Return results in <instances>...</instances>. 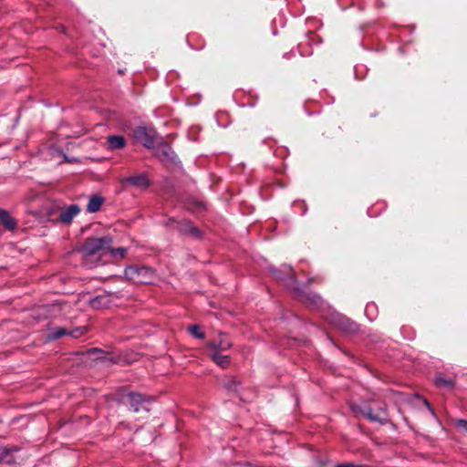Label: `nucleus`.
Instances as JSON below:
<instances>
[{
	"mask_svg": "<svg viewBox=\"0 0 467 467\" xmlns=\"http://www.w3.org/2000/svg\"><path fill=\"white\" fill-rule=\"evenodd\" d=\"M357 329V325L353 322L347 321V330L348 332H354Z\"/></svg>",
	"mask_w": 467,
	"mask_h": 467,
	"instance_id": "24",
	"label": "nucleus"
},
{
	"mask_svg": "<svg viewBox=\"0 0 467 467\" xmlns=\"http://www.w3.org/2000/svg\"><path fill=\"white\" fill-rule=\"evenodd\" d=\"M156 132L152 129L145 127H137L133 130L134 139L146 148H152L155 143Z\"/></svg>",
	"mask_w": 467,
	"mask_h": 467,
	"instance_id": "3",
	"label": "nucleus"
},
{
	"mask_svg": "<svg viewBox=\"0 0 467 467\" xmlns=\"http://www.w3.org/2000/svg\"><path fill=\"white\" fill-rule=\"evenodd\" d=\"M103 198L101 196H99V195H93L89 198V201H88V206H87V210L88 212L89 213H96L98 212L102 203H103Z\"/></svg>",
	"mask_w": 467,
	"mask_h": 467,
	"instance_id": "16",
	"label": "nucleus"
},
{
	"mask_svg": "<svg viewBox=\"0 0 467 467\" xmlns=\"http://www.w3.org/2000/svg\"><path fill=\"white\" fill-rule=\"evenodd\" d=\"M423 403L426 405V407L428 408V410L431 412L432 415H435V412L434 410H432V408L431 407L429 401L425 399L422 400Z\"/></svg>",
	"mask_w": 467,
	"mask_h": 467,
	"instance_id": "27",
	"label": "nucleus"
},
{
	"mask_svg": "<svg viewBox=\"0 0 467 467\" xmlns=\"http://www.w3.org/2000/svg\"><path fill=\"white\" fill-rule=\"evenodd\" d=\"M178 229L184 234H189L196 237L200 234L199 230L190 221L185 220L179 223Z\"/></svg>",
	"mask_w": 467,
	"mask_h": 467,
	"instance_id": "15",
	"label": "nucleus"
},
{
	"mask_svg": "<svg viewBox=\"0 0 467 467\" xmlns=\"http://www.w3.org/2000/svg\"><path fill=\"white\" fill-rule=\"evenodd\" d=\"M122 183L130 184L139 188H147L150 184L148 177L145 174L124 178Z\"/></svg>",
	"mask_w": 467,
	"mask_h": 467,
	"instance_id": "12",
	"label": "nucleus"
},
{
	"mask_svg": "<svg viewBox=\"0 0 467 467\" xmlns=\"http://www.w3.org/2000/svg\"><path fill=\"white\" fill-rule=\"evenodd\" d=\"M125 275L135 283L149 284L153 280L154 271L149 266H129L125 269Z\"/></svg>",
	"mask_w": 467,
	"mask_h": 467,
	"instance_id": "2",
	"label": "nucleus"
},
{
	"mask_svg": "<svg viewBox=\"0 0 467 467\" xmlns=\"http://www.w3.org/2000/svg\"><path fill=\"white\" fill-rule=\"evenodd\" d=\"M86 331L87 330L85 327H78V328L72 329V330H67L64 327L51 328V329H49V331L47 335V339L48 341L57 340L64 336H70L74 338H78V337H81L83 334H85Z\"/></svg>",
	"mask_w": 467,
	"mask_h": 467,
	"instance_id": "4",
	"label": "nucleus"
},
{
	"mask_svg": "<svg viewBox=\"0 0 467 467\" xmlns=\"http://www.w3.org/2000/svg\"><path fill=\"white\" fill-rule=\"evenodd\" d=\"M238 385L239 383L235 379H230L224 386L230 391H237Z\"/></svg>",
	"mask_w": 467,
	"mask_h": 467,
	"instance_id": "22",
	"label": "nucleus"
},
{
	"mask_svg": "<svg viewBox=\"0 0 467 467\" xmlns=\"http://www.w3.org/2000/svg\"><path fill=\"white\" fill-rule=\"evenodd\" d=\"M0 224L8 231H14L17 227L16 220L5 209H0Z\"/></svg>",
	"mask_w": 467,
	"mask_h": 467,
	"instance_id": "11",
	"label": "nucleus"
},
{
	"mask_svg": "<svg viewBox=\"0 0 467 467\" xmlns=\"http://www.w3.org/2000/svg\"><path fill=\"white\" fill-rule=\"evenodd\" d=\"M80 213V208L78 204H71L61 211L57 216V222L64 224H68L72 222L73 218Z\"/></svg>",
	"mask_w": 467,
	"mask_h": 467,
	"instance_id": "8",
	"label": "nucleus"
},
{
	"mask_svg": "<svg viewBox=\"0 0 467 467\" xmlns=\"http://www.w3.org/2000/svg\"><path fill=\"white\" fill-rule=\"evenodd\" d=\"M110 251V254L113 255V256H119V257H124L126 253H127V249L124 248V247H119V248H109V249Z\"/></svg>",
	"mask_w": 467,
	"mask_h": 467,
	"instance_id": "21",
	"label": "nucleus"
},
{
	"mask_svg": "<svg viewBox=\"0 0 467 467\" xmlns=\"http://www.w3.org/2000/svg\"><path fill=\"white\" fill-rule=\"evenodd\" d=\"M107 145L111 150H119L125 147L126 140L122 136L112 135L107 138Z\"/></svg>",
	"mask_w": 467,
	"mask_h": 467,
	"instance_id": "14",
	"label": "nucleus"
},
{
	"mask_svg": "<svg viewBox=\"0 0 467 467\" xmlns=\"http://www.w3.org/2000/svg\"><path fill=\"white\" fill-rule=\"evenodd\" d=\"M361 414L371 421L386 424L388 422L387 410L385 407H379L376 412L371 408H365L360 410Z\"/></svg>",
	"mask_w": 467,
	"mask_h": 467,
	"instance_id": "6",
	"label": "nucleus"
},
{
	"mask_svg": "<svg viewBox=\"0 0 467 467\" xmlns=\"http://www.w3.org/2000/svg\"><path fill=\"white\" fill-rule=\"evenodd\" d=\"M63 159H64V161H66V162H71V163L78 162V159H77V158H69L66 154H63Z\"/></svg>",
	"mask_w": 467,
	"mask_h": 467,
	"instance_id": "26",
	"label": "nucleus"
},
{
	"mask_svg": "<svg viewBox=\"0 0 467 467\" xmlns=\"http://www.w3.org/2000/svg\"><path fill=\"white\" fill-rule=\"evenodd\" d=\"M128 400L130 407L134 412H139L142 410H149L147 404L150 402V398L140 393L130 392L128 394Z\"/></svg>",
	"mask_w": 467,
	"mask_h": 467,
	"instance_id": "5",
	"label": "nucleus"
},
{
	"mask_svg": "<svg viewBox=\"0 0 467 467\" xmlns=\"http://www.w3.org/2000/svg\"><path fill=\"white\" fill-rule=\"evenodd\" d=\"M20 451L16 445L0 446V463L11 464L16 462L15 453Z\"/></svg>",
	"mask_w": 467,
	"mask_h": 467,
	"instance_id": "9",
	"label": "nucleus"
},
{
	"mask_svg": "<svg viewBox=\"0 0 467 467\" xmlns=\"http://www.w3.org/2000/svg\"><path fill=\"white\" fill-rule=\"evenodd\" d=\"M61 211V208L57 205H52L47 212V215L51 221H57V216Z\"/></svg>",
	"mask_w": 467,
	"mask_h": 467,
	"instance_id": "19",
	"label": "nucleus"
},
{
	"mask_svg": "<svg viewBox=\"0 0 467 467\" xmlns=\"http://www.w3.org/2000/svg\"><path fill=\"white\" fill-rule=\"evenodd\" d=\"M233 467H253L252 465L248 464V463H235L233 465Z\"/></svg>",
	"mask_w": 467,
	"mask_h": 467,
	"instance_id": "28",
	"label": "nucleus"
},
{
	"mask_svg": "<svg viewBox=\"0 0 467 467\" xmlns=\"http://www.w3.org/2000/svg\"><path fill=\"white\" fill-rule=\"evenodd\" d=\"M189 332L197 338H204L205 335L201 331V327L198 325H192L189 327Z\"/></svg>",
	"mask_w": 467,
	"mask_h": 467,
	"instance_id": "20",
	"label": "nucleus"
},
{
	"mask_svg": "<svg viewBox=\"0 0 467 467\" xmlns=\"http://www.w3.org/2000/svg\"><path fill=\"white\" fill-rule=\"evenodd\" d=\"M103 300V296H97L91 301V306L93 307H99L101 305V301Z\"/></svg>",
	"mask_w": 467,
	"mask_h": 467,
	"instance_id": "23",
	"label": "nucleus"
},
{
	"mask_svg": "<svg viewBox=\"0 0 467 467\" xmlns=\"http://www.w3.org/2000/svg\"><path fill=\"white\" fill-rule=\"evenodd\" d=\"M92 351H94V352H100V350H99L97 348H93Z\"/></svg>",
	"mask_w": 467,
	"mask_h": 467,
	"instance_id": "29",
	"label": "nucleus"
},
{
	"mask_svg": "<svg viewBox=\"0 0 467 467\" xmlns=\"http://www.w3.org/2000/svg\"><path fill=\"white\" fill-rule=\"evenodd\" d=\"M209 356L215 364L223 368H228L231 363L230 356L223 355L222 352H210Z\"/></svg>",
	"mask_w": 467,
	"mask_h": 467,
	"instance_id": "13",
	"label": "nucleus"
},
{
	"mask_svg": "<svg viewBox=\"0 0 467 467\" xmlns=\"http://www.w3.org/2000/svg\"><path fill=\"white\" fill-rule=\"evenodd\" d=\"M157 157L164 162H173L176 155L168 144H162L156 150Z\"/></svg>",
	"mask_w": 467,
	"mask_h": 467,
	"instance_id": "10",
	"label": "nucleus"
},
{
	"mask_svg": "<svg viewBox=\"0 0 467 467\" xmlns=\"http://www.w3.org/2000/svg\"><path fill=\"white\" fill-rule=\"evenodd\" d=\"M457 426L464 429L467 431V420H458Z\"/></svg>",
	"mask_w": 467,
	"mask_h": 467,
	"instance_id": "25",
	"label": "nucleus"
},
{
	"mask_svg": "<svg viewBox=\"0 0 467 467\" xmlns=\"http://www.w3.org/2000/svg\"><path fill=\"white\" fill-rule=\"evenodd\" d=\"M434 383L437 387L446 389H451L454 387V381L451 379H446L442 376H437Z\"/></svg>",
	"mask_w": 467,
	"mask_h": 467,
	"instance_id": "17",
	"label": "nucleus"
},
{
	"mask_svg": "<svg viewBox=\"0 0 467 467\" xmlns=\"http://www.w3.org/2000/svg\"><path fill=\"white\" fill-rule=\"evenodd\" d=\"M282 272L287 275H289V283H287V285L296 288L295 285L296 284V274L293 271L292 267L290 265H283Z\"/></svg>",
	"mask_w": 467,
	"mask_h": 467,
	"instance_id": "18",
	"label": "nucleus"
},
{
	"mask_svg": "<svg viewBox=\"0 0 467 467\" xmlns=\"http://www.w3.org/2000/svg\"><path fill=\"white\" fill-rule=\"evenodd\" d=\"M112 238L109 235L99 238H88L80 248L83 257L88 258L110 248Z\"/></svg>",
	"mask_w": 467,
	"mask_h": 467,
	"instance_id": "1",
	"label": "nucleus"
},
{
	"mask_svg": "<svg viewBox=\"0 0 467 467\" xmlns=\"http://www.w3.org/2000/svg\"><path fill=\"white\" fill-rule=\"evenodd\" d=\"M232 342L228 338L227 335L224 333H220L218 338L211 340L207 347L210 349V352L218 351L223 352L232 347Z\"/></svg>",
	"mask_w": 467,
	"mask_h": 467,
	"instance_id": "7",
	"label": "nucleus"
}]
</instances>
